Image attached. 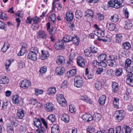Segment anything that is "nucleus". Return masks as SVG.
<instances>
[{
	"label": "nucleus",
	"instance_id": "1",
	"mask_svg": "<svg viewBox=\"0 0 133 133\" xmlns=\"http://www.w3.org/2000/svg\"><path fill=\"white\" fill-rule=\"evenodd\" d=\"M123 2V0H111L108 2V4L109 7H115L118 9L120 7Z\"/></svg>",
	"mask_w": 133,
	"mask_h": 133
},
{
	"label": "nucleus",
	"instance_id": "2",
	"mask_svg": "<svg viewBox=\"0 0 133 133\" xmlns=\"http://www.w3.org/2000/svg\"><path fill=\"white\" fill-rule=\"evenodd\" d=\"M118 55H111L109 56V59L107 61L108 65L110 66L115 67L116 64L115 60L117 59L118 57Z\"/></svg>",
	"mask_w": 133,
	"mask_h": 133
},
{
	"label": "nucleus",
	"instance_id": "3",
	"mask_svg": "<svg viewBox=\"0 0 133 133\" xmlns=\"http://www.w3.org/2000/svg\"><path fill=\"white\" fill-rule=\"evenodd\" d=\"M115 116L116 120L118 122H120L123 119L125 115L123 111L120 110L116 111Z\"/></svg>",
	"mask_w": 133,
	"mask_h": 133
},
{
	"label": "nucleus",
	"instance_id": "4",
	"mask_svg": "<svg viewBox=\"0 0 133 133\" xmlns=\"http://www.w3.org/2000/svg\"><path fill=\"white\" fill-rule=\"evenodd\" d=\"M133 70V68H131L130 71H128V74L126 79L127 83L131 86H133V74L132 73Z\"/></svg>",
	"mask_w": 133,
	"mask_h": 133
},
{
	"label": "nucleus",
	"instance_id": "5",
	"mask_svg": "<svg viewBox=\"0 0 133 133\" xmlns=\"http://www.w3.org/2000/svg\"><path fill=\"white\" fill-rule=\"evenodd\" d=\"M83 82L82 78L79 76H76L74 79V84L75 87L80 88L82 86Z\"/></svg>",
	"mask_w": 133,
	"mask_h": 133
},
{
	"label": "nucleus",
	"instance_id": "6",
	"mask_svg": "<svg viewBox=\"0 0 133 133\" xmlns=\"http://www.w3.org/2000/svg\"><path fill=\"white\" fill-rule=\"evenodd\" d=\"M20 84L21 87L25 89L28 88L31 85L30 82L27 79L22 81Z\"/></svg>",
	"mask_w": 133,
	"mask_h": 133
},
{
	"label": "nucleus",
	"instance_id": "7",
	"mask_svg": "<svg viewBox=\"0 0 133 133\" xmlns=\"http://www.w3.org/2000/svg\"><path fill=\"white\" fill-rule=\"evenodd\" d=\"M95 27L96 29L94 31L95 34L99 37H103L105 36L104 31L99 28L97 24H95Z\"/></svg>",
	"mask_w": 133,
	"mask_h": 133
},
{
	"label": "nucleus",
	"instance_id": "8",
	"mask_svg": "<svg viewBox=\"0 0 133 133\" xmlns=\"http://www.w3.org/2000/svg\"><path fill=\"white\" fill-rule=\"evenodd\" d=\"M37 35L38 38L43 40L46 39L48 37L47 33L42 30L39 31L37 33Z\"/></svg>",
	"mask_w": 133,
	"mask_h": 133
},
{
	"label": "nucleus",
	"instance_id": "9",
	"mask_svg": "<svg viewBox=\"0 0 133 133\" xmlns=\"http://www.w3.org/2000/svg\"><path fill=\"white\" fill-rule=\"evenodd\" d=\"M78 65L81 68H84L85 65V62L83 58L81 56L78 57L77 61Z\"/></svg>",
	"mask_w": 133,
	"mask_h": 133
},
{
	"label": "nucleus",
	"instance_id": "10",
	"mask_svg": "<svg viewBox=\"0 0 133 133\" xmlns=\"http://www.w3.org/2000/svg\"><path fill=\"white\" fill-rule=\"evenodd\" d=\"M45 109L48 112L52 111L55 109L54 104L51 103L47 102L45 105Z\"/></svg>",
	"mask_w": 133,
	"mask_h": 133
},
{
	"label": "nucleus",
	"instance_id": "11",
	"mask_svg": "<svg viewBox=\"0 0 133 133\" xmlns=\"http://www.w3.org/2000/svg\"><path fill=\"white\" fill-rule=\"evenodd\" d=\"M64 46V42L62 40H58L55 45V49L58 50L63 49Z\"/></svg>",
	"mask_w": 133,
	"mask_h": 133
},
{
	"label": "nucleus",
	"instance_id": "12",
	"mask_svg": "<svg viewBox=\"0 0 133 133\" xmlns=\"http://www.w3.org/2000/svg\"><path fill=\"white\" fill-rule=\"evenodd\" d=\"M37 54L30 52L28 54L27 58L33 61H35L37 59Z\"/></svg>",
	"mask_w": 133,
	"mask_h": 133
},
{
	"label": "nucleus",
	"instance_id": "13",
	"mask_svg": "<svg viewBox=\"0 0 133 133\" xmlns=\"http://www.w3.org/2000/svg\"><path fill=\"white\" fill-rule=\"evenodd\" d=\"M25 116L24 111L22 109H19L17 110L16 113V117L19 119H22Z\"/></svg>",
	"mask_w": 133,
	"mask_h": 133
},
{
	"label": "nucleus",
	"instance_id": "14",
	"mask_svg": "<svg viewBox=\"0 0 133 133\" xmlns=\"http://www.w3.org/2000/svg\"><path fill=\"white\" fill-rule=\"evenodd\" d=\"M65 69L64 67L62 66L57 67L56 69V74L57 75L61 76L64 73Z\"/></svg>",
	"mask_w": 133,
	"mask_h": 133
},
{
	"label": "nucleus",
	"instance_id": "15",
	"mask_svg": "<svg viewBox=\"0 0 133 133\" xmlns=\"http://www.w3.org/2000/svg\"><path fill=\"white\" fill-rule=\"evenodd\" d=\"M77 69H72L69 71H68L66 74V76L68 78L75 75L76 74Z\"/></svg>",
	"mask_w": 133,
	"mask_h": 133
},
{
	"label": "nucleus",
	"instance_id": "16",
	"mask_svg": "<svg viewBox=\"0 0 133 133\" xmlns=\"http://www.w3.org/2000/svg\"><path fill=\"white\" fill-rule=\"evenodd\" d=\"M81 117L83 120L87 122L90 121L93 119L92 116L90 114H88L82 115Z\"/></svg>",
	"mask_w": 133,
	"mask_h": 133
},
{
	"label": "nucleus",
	"instance_id": "17",
	"mask_svg": "<svg viewBox=\"0 0 133 133\" xmlns=\"http://www.w3.org/2000/svg\"><path fill=\"white\" fill-rule=\"evenodd\" d=\"M41 52L42 54L41 56V58L42 60H44L49 57L50 54L48 51L42 50Z\"/></svg>",
	"mask_w": 133,
	"mask_h": 133
},
{
	"label": "nucleus",
	"instance_id": "18",
	"mask_svg": "<svg viewBox=\"0 0 133 133\" xmlns=\"http://www.w3.org/2000/svg\"><path fill=\"white\" fill-rule=\"evenodd\" d=\"M33 124L34 127H36L37 128H41L42 124L40 119L36 118L34 120Z\"/></svg>",
	"mask_w": 133,
	"mask_h": 133
},
{
	"label": "nucleus",
	"instance_id": "19",
	"mask_svg": "<svg viewBox=\"0 0 133 133\" xmlns=\"http://www.w3.org/2000/svg\"><path fill=\"white\" fill-rule=\"evenodd\" d=\"M27 45L25 43L23 44L22 46V48L18 55L19 56H21L23 55L26 51Z\"/></svg>",
	"mask_w": 133,
	"mask_h": 133
},
{
	"label": "nucleus",
	"instance_id": "20",
	"mask_svg": "<svg viewBox=\"0 0 133 133\" xmlns=\"http://www.w3.org/2000/svg\"><path fill=\"white\" fill-rule=\"evenodd\" d=\"M9 80L8 77L5 76H2L0 77V83L2 84H6L8 83Z\"/></svg>",
	"mask_w": 133,
	"mask_h": 133
},
{
	"label": "nucleus",
	"instance_id": "21",
	"mask_svg": "<svg viewBox=\"0 0 133 133\" xmlns=\"http://www.w3.org/2000/svg\"><path fill=\"white\" fill-rule=\"evenodd\" d=\"M56 62L58 64H64L65 62L64 57L60 55L57 56V57Z\"/></svg>",
	"mask_w": 133,
	"mask_h": 133
},
{
	"label": "nucleus",
	"instance_id": "22",
	"mask_svg": "<svg viewBox=\"0 0 133 133\" xmlns=\"http://www.w3.org/2000/svg\"><path fill=\"white\" fill-rule=\"evenodd\" d=\"M74 16L72 12L71 11H70L66 14L65 19L68 21H71L73 19Z\"/></svg>",
	"mask_w": 133,
	"mask_h": 133
},
{
	"label": "nucleus",
	"instance_id": "23",
	"mask_svg": "<svg viewBox=\"0 0 133 133\" xmlns=\"http://www.w3.org/2000/svg\"><path fill=\"white\" fill-rule=\"evenodd\" d=\"M112 89L113 92L117 93L118 90V84L116 82H113L112 83Z\"/></svg>",
	"mask_w": 133,
	"mask_h": 133
},
{
	"label": "nucleus",
	"instance_id": "24",
	"mask_svg": "<svg viewBox=\"0 0 133 133\" xmlns=\"http://www.w3.org/2000/svg\"><path fill=\"white\" fill-rule=\"evenodd\" d=\"M61 118L62 121L67 123L69 121V116L66 114H64L61 115Z\"/></svg>",
	"mask_w": 133,
	"mask_h": 133
},
{
	"label": "nucleus",
	"instance_id": "25",
	"mask_svg": "<svg viewBox=\"0 0 133 133\" xmlns=\"http://www.w3.org/2000/svg\"><path fill=\"white\" fill-rule=\"evenodd\" d=\"M94 12L92 10L89 9L85 12V16L92 18L94 16Z\"/></svg>",
	"mask_w": 133,
	"mask_h": 133
},
{
	"label": "nucleus",
	"instance_id": "26",
	"mask_svg": "<svg viewBox=\"0 0 133 133\" xmlns=\"http://www.w3.org/2000/svg\"><path fill=\"white\" fill-rule=\"evenodd\" d=\"M10 44L7 42H5L1 48V51L3 52H5L10 47Z\"/></svg>",
	"mask_w": 133,
	"mask_h": 133
},
{
	"label": "nucleus",
	"instance_id": "27",
	"mask_svg": "<svg viewBox=\"0 0 133 133\" xmlns=\"http://www.w3.org/2000/svg\"><path fill=\"white\" fill-rule=\"evenodd\" d=\"M59 127L57 124H54L51 128V133H59Z\"/></svg>",
	"mask_w": 133,
	"mask_h": 133
},
{
	"label": "nucleus",
	"instance_id": "28",
	"mask_svg": "<svg viewBox=\"0 0 133 133\" xmlns=\"http://www.w3.org/2000/svg\"><path fill=\"white\" fill-rule=\"evenodd\" d=\"M107 26L108 29L110 31H114L116 28L115 24L111 23H108Z\"/></svg>",
	"mask_w": 133,
	"mask_h": 133
},
{
	"label": "nucleus",
	"instance_id": "29",
	"mask_svg": "<svg viewBox=\"0 0 133 133\" xmlns=\"http://www.w3.org/2000/svg\"><path fill=\"white\" fill-rule=\"evenodd\" d=\"M106 98V96L105 95H103L99 98L98 101L101 105V106L104 105L105 103Z\"/></svg>",
	"mask_w": 133,
	"mask_h": 133
},
{
	"label": "nucleus",
	"instance_id": "30",
	"mask_svg": "<svg viewBox=\"0 0 133 133\" xmlns=\"http://www.w3.org/2000/svg\"><path fill=\"white\" fill-rule=\"evenodd\" d=\"M79 98L81 100L87 103L90 104L92 103L91 101L85 96H80Z\"/></svg>",
	"mask_w": 133,
	"mask_h": 133
},
{
	"label": "nucleus",
	"instance_id": "31",
	"mask_svg": "<svg viewBox=\"0 0 133 133\" xmlns=\"http://www.w3.org/2000/svg\"><path fill=\"white\" fill-rule=\"evenodd\" d=\"M124 25V28L126 29H130L132 27V24L131 22L129 20H127L125 21Z\"/></svg>",
	"mask_w": 133,
	"mask_h": 133
},
{
	"label": "nucleus",
	"instance_id": "32",
	"mask_svg": "<svg viewBox=\"0 0 133 133\" xmlns=\"http://www.w3.org/2000/svg\"><path fill=\"white\" fill-rule=\"evenodd\" d=\"M11 100L12 103L14 104H18L19 101V97L17 95H13L11 98Z\"/></svg>",
	"mask_w": 133,
	"mask_h": 133
},
{
	"label": "nucleus",
	"instance_id": "33",
	"mask_svg": "<svg viewBox=\"0 0 133 133\" xmlns=\"http://www.w3.org/2000/svg\"><path fill=\"white\" fill-rule=\"evenodd\" d=\"M72 41L73 44L76 45H77L79 43V38L76 36L72 37Z\"/></svg>",
	"mask_w": 133,
	"mask_h": 133
},
{
	"label": "nucleus",
	"instance_id": "34",
	"mask_svg": "<svg viewBox=\"0 0 133 133\" xmlns=\"http://www.w3.org/2000/svg\"><path fill=\"white\" fill-rule=\"evenodd\" d=\"M110 19L112 22L116 23L119 20V16L117 14L114 15L111 17Z\"/></svg>",
	"mask_w": 133,
	"mask_h": 133
},
{
	"label": "nucleus",
	"instance_id": "35",
	"mask_svg": "<svg viewBox=\"0 0 133 133\" xmlns=\"http://www.w3.org/2000/svg\"><path fill=\"white\" fill-rule=\"evenodd\" d=\"M98 59L100 61H105L106 59V55L104 53L100 54L98 57Z\"/></svg>",
	"mask_w": 133,
	"mask_h": 133
},
{
	"label": "nucleus",
	"instance_id": "36",
	"mask_svg": "<svg viewBox=\"0 0 133 133\" xmlns=\"http://www.w3.org/2000/svg\"><path fill=\"white\" fill-rule=\"evenodd\" d=\"M56 89L55 87L49 88L48 91V94L49 95L55 94L56 92Z\"/></svg>",
	"mask_w": 133,
	"mask_h": 133
},
{
	"label": "nucleus",
	"instance_id": "37",
	"mask_svg": "<svg viewBox=\"0 0 133 133\" xmlns=\"http://www.w3.org/2000/svg\"><path fill=\"white\" fill-rule=\"evenodd\" d=\"M115 39L116 42L118 43H120L122 41V36L121 34H118L116 35Z\"/></svg>",
	"mask_w": 133,
	"mask_h": 133
},
{
	"label": "nucleus",
	"instance_id": "38",
	"mask_svg": "<svg viewBox=\"0 0 133 133\" xmlns=\"http://www.w3.org/2000/svg\"><path fill=\"white\" fill-rule=\"evenodd\" d=\"M119 99L118 98H114L113 103L114 107L117 109L119 107Z\"/></svg>",
	"mask_w": 133,
	"mask_h": 133
},
{
	"label": "nucleus",
	"instance_id": "39",
	"mask_svg": "<svg viewBox=\"0 0 133 133\" xmlns=\"http://www.w3.org/2000/svg\"><path fill=\"white\" fill-rule=\"evenodd\" d=\"M75 17L77 19L81 18L83 16L82 12L79 10H77L75 12Z\"/></svg>",
	"mask_w": 133,
	"mask_h": 133
},
{
	"label": "nucleus",
	"instance_id": "40",
	"mask_svg": "<svg viewBox=\"0 0 133 133\" xmlns=\"http://www.w3.org/2000/svg\"><path fill=\"white\" fill-rule=\"evenodd\" d=\"M101 115L100 114L96 113L94 115L93 119H94L96 122H98L101 119Z\"/></svg>",
	"mask_w": 133,
	"mask_h": 133
},
{
	"label": "nucleus",
	"instance_id": "41",
	"mask_svg": "<svg viewBox=\"0 0 133 133\" xmlns=\"http://www.w3.org/2000/svg\"><path fill=\"white\" fill-rule=\"evenodd\" d=\"M72 37L70 35H65L63 38V41L66 42H68L72 40Z\"/></svg>",
	"mask_w": 133,
	"mask_h": 133
},
{
	"label": "nucleus",
	"instance_id": "42",
	"mask_svg": "<svg viewBox=\"0 0 133 133\" xmlns=\"http://www.w3.org/2000/svg\"><path fill=\"white\" fill-rule=\"evenodd\" d=\"M57 30V28L54 26L52 27V28L48 29L49 34L50 35H53L54 34Z\"/></svg>",
	"mask_w": 133,
	"mask_h": 133
},
{
	"label": "nucleus",
	"instance_id": "43",
	"mask_svg": "<svg viewBox=\"0 0 133 133\" xmlns=\"http://www.w3.org/2000/svg\"><path fill=\"white\" fill-rule=\"evenodd\" d=\"M47 118L50 121L52 122H55L56 120L55 116L53 114L50 115Z\"/></svg>",
	"mask_w": 133,
	"mask_h": 133
},
{
	"label": "nucleus",
	"instance_id": "44",
	"mask_svg": "<svg viewBox=\"0 0 133 133\" xmlns=\"http://www.w3.org/2000/svg\"><path fill=\"white\" fill-rule=\"evenodd\" d=\"M123 128L125 133H131V129L128 126L124 125L123 126Z\"/></svg>",
	"mask_w": 133,
	"mask_h": 133
},
{
	"label": "nucleus",
	"instance_id": "45",
	"mask_svg": "<svg viewBox=\"0 0 133 133\" xmlns=\"http://www.w3.org/2000/svg\"><path fill=\"white\" fill-rule=\"evenodd\" d=\"M96 88L98 90L100 89L102 87V85L101 83L98 81H96L95 83Z\"/></svg>",
	"mask_w": 133,
	"mask_h": 133
},
{
	"label": "nucleus",
	"instance_id": "46",
	"mask_svg": "<svg viewBox=\"0 0 133 133\" xmlns=\"http://www.w3.org/2000/svg\"><path fill=\"white\" fill-rule=\"evenodd\" d=\"M11 64L10 61H7L5 64V69L7 71H10V69L9 68Z\"/></svg>",
	"mask_w": 133,
	"mask_h": 133
},
{
	"label": "nucleus",
	"instance_id": "47",
	"mask_svg": "<svg viewBox=\"0 0 133 133\" xmlns=\"http://www.w3.org/2000/svg\"><path fill=\"white\" fill-rule=\"evenodd\" d=\"M6 25L5 23L0 20V29L4 30L6 31Z\"/></svg>",
	"mask_w": 133,
	"mask_h": 133
},
{
	"label": "nucleus",
	"instance_id": "48",
	"mask_svg": "<svg viewBox=\"0 0 133 133\" xmlns=\"http://www.w3.org/2000/svg\"><path fill=\"white\" fill-rule=\"evenodd\" d=\"M123 70L121 68H119L116 70L115 75L116 76H121Z\"/></svg>",
	"mask_w": 133,
	"mask_h": 133
},
{
	"label": "nucleus",
	"instance_id": "49",
	"mask_svg": "<svg viewBox=\"0 0 133 133\" xmlns=\"http://www.w3.org/2000/svg\"><path fill=\"white\" fill-rule=\"evenodd\" d=\"M122 45L123 48L127 50L129 49L131 47V45L130 43L128 42L123 43Z\"/></svg>",
	"mask_w": 133,
	"mask_h": 133
},
{
	"label": "nucleus",
	"instance_id": "50",
	"mask_svg": "<svg viewBox=\"0 0 133 133\" xmlns=\"http://www.w3.org/2000/svg\"><path fill=\"white\" fill-rule=\"evenodd\" d=\"M7 17L6 15L4 13L0 11V19L3 20L7 19Z\"/></svg>",
	"mask_w": 133,
	"mask_h": 133
},
{
	"label": "nucleus",
	"instance_id": "51",
	"mask_svg": "<svg viewBox=\"0 0 133 133\" xmlns=\"http://www.w3.org/2000/svg\"><path fill=\"white\" fill-rule=\"evenodd\" d=\"M132 62L131 60L127 58L126 59L125 63V65L126 67H128L129 68L131 65Z\"/></svg>",
	"mask_w": 133,
	"mask_h": 133
},
{
	"label": "nucleus",
	"instance_id": "52",
	"mask_svg": "<svg viewBox=\"0 0 133 133\" xmlns=\"http://www.w3.org/2000/svg\"><path fill=\"white\" fill-rule=\"evenodd\" d=\"M94 77V74L92 73H89L86 75H85V77L86 79H88L92 78Z\"/></svg>",
	"mask_w": 133,
	"mask_h": 133
},
{
	"label": "nucleus",
	"instance_id": "53",
	"mask_svg": "<svg viewBox=\"0 0 133 133\" xmlns=\"http://www.w3.org/2000/svg\"><path fill=\"white\" fill-rule=\"evenodd\" d=\"M34 91L35 95L37 96L39 95L42 94L43 92V90L37 89H35Z\"/></svg>",
	"mask_w": 133,
	"mask_h": 133
},
{
	"label": "nucleus",
	"instance_id": "54",
	"mask_svg": "<svg viewBox=\"0 0 133 133\" xmlns=\"http://www.w3.org/2000/svg\"><path fill=\"white\" fill-rule=\"evenodd\" d=\"M75 56V53L73 52H71L69 56V61L68 63H70V61H71L74 59Z\"/></svg>",
	"mask_w": 133,
	"mask_h": 133
},
{
	"label": "nucleus",
	"instance_id": "55",
	"mask_svg": "<svg viewBox=\"0 0 133 133\" xmlns=\"http://www.w3.org/2000/svg\"><path fill=\"white\" fill-rule=\"evenodd\" d=\"M57 99L58 102H60L63 99H65L62 94H58L57 95Z\"/></svg>",
	"mask_w": 133,
	"mask_h": 133
},
{
	"label": "nucleus",
	"instance_id": "56",
	"mask_svg": "<svg viewBox=\"0 0 133 133\" xmlns=\"http://www.w3.org/2000/svg\"><path fill=\"white\" fill-rule=\"evenodd\" d=\"M69 111L72 113H74L76 111V109L74 106L70 105L69 106Z\"/></svg>",
	"mask_w": 133,
	"mask_h": 133
},
{
	"label": "nucleus",
	"instance_id": "57",
	"mask_svg": "<svg viewBox=\"0 0 133 133\" xmlns=\"http://www.w3.org/2000/svg\"><path fill=\"white\" fill-rule=\"evenodd\" d=\"M68 85V82L66 80H64L62 82L61 87L63 89H64L67 88Z\"/></svg>",
	"mask_w": 133,
	"mask_h": 133
},
{
	"label": "nucleus",
	"instance_id": "58",
	"mask_svg": "<svg viewBox=\"0 0 133 133\" xmlns=\"http://www.w3.org/2000/svg\"><path fill=\"white\" fill-rule=\"evenodd\" d=\"M59 104L62 107H65L66 105L67 102L65 99H63L60 102H58Z\"/></svg>",
	"mask_w": 133,
	"mask_h": 133
},
{
	"label": "nucleus",
	"instance_id": "59",
	"mask_svg": "<svg viewBox=\"0 0 133 133\" xmlns=\"http://www.w3.org/2000/svg\"><path fill=\"white\" fill-rule=\"evenodd\" d=\"M90 48L91 51L92 53H96L97 51V48L95 47L93 45H91Z\"/></svg>",
	"mask_w": 133,
	"mask_h": 133
},
{
	"label": "nucleus",
	"instance_id": "60",
	"mask_svg": "<svg viewBox=\"0 0 133 133\" xmlns=\"http://www.w3.org/2000/svg\"><path fill=\"white\" fill-rule=\"evenodd\" d=\"M33 23L36 24L38 22L40 21V19L37 16H35L32 18Z\"/></svg>",
	"mask_w": 133,
	"mask_h": 133
},
{
	"label": "nucleus",
	"instance_id": "61",
	"mask_svg": "<svg viewBox=\"0 0 133 133\" xmlns=\"http://www.w3.org/2000/svg\"><path fill=\"white\" fill-rule=\"evenodd\" d=\"M123 13L126 17L128 18L129 17V13L127 8H124L123 9Z\"/></svg>",
	"mask_w": 133,
	"mask_h": 133
},
{
	"label": "nucleus",
	"instance_id": "62",
	"mask_svg": "<svg viewBox=\"0 0 133 133\" xmlns=\"http://www.w3.org/2000/svg\"><path fill=\"white\" fill-rule=\"evenodd\" d=\"M87 131L90 133H93L95 131V128L92 126H89L87 129Z\"/></svg>",
	"mask_w": 133,
	"mask_h": 133
},
{
	"label": "nucleus",
	"instance_id": "63",
	"mask_svg": "<svg viewBox=\"0 0 133 133\" xmlns=\"http://www.w3.org/2000/svg\"><path fill=\"white\" fill-rule=\"evenodd\" d=\"M116 133H123L121 130V127L120 126H117L116 128Z\"/></svg>",
	"mask_w": 133,
	"mask_h": 133
},
{
	"label": "nucleus",
	"instance_id": "64",
	"mask_svg": "<svg viewBox=\"0 0 133 133\" xmlns=\"http://www.w3.org/2000/svg\"><path fill=\"white\" fill-rule=\"evenodd\" d=\"M85 55L87 57H90L91 56V53L88 49H86L84 51Z\"/></svg>",
	"mask_w": 133,
	"mask_h": 133
}]
</instances>
